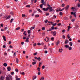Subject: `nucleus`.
Returning a JSON list of instances; mask_svg holds the SVG:
<instances>
[{"mask_svg":"<svg viewBox=\"0 0 80 80\" xmlns=\"http://www.w3.org/2000/svg\"><path fill=\"white\" fill-rule=\"evenodd\" d=\"M47 6H48L46 8H43L42 10H43V11H44V12H47V11H48V9H49V8L51 7L50 5H49V4H48Z\"/></svg>","mask_w":80,"mask_h":80,"instance_id":"obj_1","label":"nucleus"},{"mask_svg":"<svg viewBox=\"0 0 80 80\" xmlns=\"http://www.w3.org/2000/svg\"><path fill=\"white\" fill-rule=\"evenodd\" d=\"M6 80H12V76L11 75H8L7 77L6 78Z\"/></svg>","mask_w":80,"mask_h":80,"instance_id":"obj_2","label":"nucleus"},{"mask_svg":"<svg viewBox=\"0 0 80 80\" xmlns=\"http://www.w3.org/2000/svg\"><path fill=\"white\" fill-rule=\"evenodd\" d=\"M10 18V15H9L8 16L7 15H6L3 17V18L6 19V20H8V19H9Z\"/></svg>","mask_w":80,"mask_h":80,"instance_id":"obj_3","label":"nucleus"},{"mask_svg":"<svg viewBox=\"0 0 80 80\" xmlns=\"http://www.w3.org/2000/svg\"><path fill=\"white\" fill-rule=\"evenodd\" d=\"M42 4H41L40 6V7L41 8H43V5H45L46 4V2H43L42 3Z\"/></svg>","mask_w":80,"mask_h":80,"instance_id":"obj_4","label":"nucleus"},{"mask_svg":"<svg viewBox=\"0 0 80 80\" xmlns=\"http://www.w3.org/2000/svg\"><path fill=\"white\" fill-rule=\"evenodd\" d=\"M34 58L35 60H38L39 61H40V60H42V59L40 58V57H39L38 58L37 57H34Z\"/></svg>","mask_w":80,"mask_h":80,"instance_id":"obj_5","label":"nucleus"},{"mask_svg":"<svg viewBox=\"0 0 80 80\" xmlns=\"http://www.w3.org/2000/svg\"><path fill=\"white\" fill-rule=\"evenodd\" d=\"M69 8V5H68L66 7L64 8H65V10H66V11L68 10V9Z\"/></svg>","mask_w":80,"mask_h":80,"instance_id":"obj_6","label":"nucleus"},{"mask_svg":"<svg viewBox=\"0 0 80 80\" xmlns=\"http://www.w3.org/2000/svg\"><path fill=\"white\" fill-rule=\"evenodd\" d=\"M49 12H52V10H53V8L52 7H50V8H49Z\"/></svg>","mask_w":80,"mask_h":80,"instance_id":"obj_7","label":"nucleus"},{"mask_svg":"<svg viewBox=\"0 0 80 80\" xmlns=\"http://www.w3.org/2000/svg\"><path fill=\"white\" fill-rule=\"evenodd\" d=\"M57 35V32L56 31H54L52 33V35L53 36H56Z\"/></svg>","mask_w":80,"mask_h":80,"instance_id":"obj_8","label":"nucleus"},{"mask_svg":"<svg viewBox=\"0 0 80 80\" xmlns=\"http://www.w3.org/2000/svg\"><path fill=\"white\" fill-rule=\"evenodd\" d=\"M64 9H65L64 8H62L61 10H58V8H57L56 12H61L62 11H63V10H64Z\"/></svg>","mask_w":80,"mask_h":80,"instance_id":"obj_9","label":"nucleus"},{"mask_svg":"<svg viewBox=\"0 0 80 80\" xmlns=\"http://www.w3.org/2000/svg\"><path fill=\"white\" fill-rule=\"evenodd\" d=\"M68 43V39H66L65 41V44L66 45L67 43Z\"/></svg>","mask_w":80,"mask_h":80,"instance_id":"obj_10","label":"nucleus"},{"mask_svg":"<svg viewBox=\"0 0 80 80\" xmlns=\"http://www.w3.org/2000/svg\"><path fill=\"white\" fill-rule=\"evenodd\" d=\"M28 39H29V38H26V41H25V42H29V40H28Z\"/></svg>","mask_w":80,"mask_h":80,"instance_id":"obj_11","label":"nucleus"},{"mask_svg":"<svg viewBox=\"0 0 80 80\" xmlns=\"http://www.w3.org/2000/svg\"><path fill=\"white\" fill-rule=\"evenodd\" d=\"M37 10L39 12H40V13H42V11L40 10V9L37 8Z\"/></svg>","mask_w":80,"mask_h":80,"instance_id":"obj_12","label":"nucleus"},{"mask_svg":"<svg viewBox=\"0 0 80 80\" xmlns=\"http://www.w3.org/2000/svg\"><path fill=\"white\" fill-rule=\"evenodd\" d=\"M59 43H60V41L58 40L56 43V45H58V44H59Z\"/></svg>","mask_w":80,"mask_h":80,"instance_id":"obj_13","label":"nucleus"},{"mask_svg":"<svg viewBox=\"0 0 80 80\" xmlns=\"http://www.w3.org/2000/svg\"><path fill=\"white\" fill-rule=\"evenodd\" d=\"M44 79L45 78H44V77L42 76L41 77V78L40 79V80H44Z\"/></svg>","mask_w":80,"mask_h":80,"instance_id":"obj_14","label":"nucleus"},{"mask_svg":"<svg viewBox=\"0 0 80 80\" xmlns=\"http://www.w3.org/2000/svg\"><path fill=\"white\" fill-rule=\"evenodd\" d=\"M7 69L8 71H10V70H11V68H10V67H8L7 68Z\"/></svg>","mask_w":80,"mask_h":80,"instance_id":"obj_15","label":"nucleus"},{"mask_svg":"<svg viewBox=\"0 0 80 80\" xmlns=\"http://www.w3.org/2000/svg\"><path fill=\"white\" fill-rule=\"evenodd\" d=\"M10 14L12 15H14V13L13 12H10Z\"/></svg>","mask_w":80,"mask_h":80,"instance_id":"obj_16","label":"nucleus"},{"mask_svg":"<svg viewBox=\"0 0 80 80\" xmlns=\"http://www.w3.org/2000/svg\"><path fill=\"white\" fill-rule=\"evenodd\" d=\"M2 37L3 38L4 40L5 41H6V38H5V37L4 36H3Z\"/></svg>","mask_w":80,"mask_h":80,"instance_id":"obj_17","label":"nucleus"},{"mask_svg":"<svg viewBox=\"0 0 80 80\" xmlns=\"http://www.w3.org/2000/svg\"><path fill=\"white\" fill-rule=\"evenodd\" d=\"M33 77H34V78H33L32 79L33 80H34L35 79H36V78H37V76H33Z\"/></svg>","mask_w":80,"mask_h":80,"instance_id":"obj_18","label":"nucleus"},{"mask_svg":"<svg viewBox=\"0 0 80 80\" xmlns=\"http://www.w3.org/2000/svg\"><path fill=\"white\" fill-rule=\"evenodd\" d=\"M69 45L71 46H72V45H73V43H72V42H69Z\"/></svg>","mask_w":80,"mask_h":80,"instance_id":"obj_19","label":"nucleus"},{"mask_svg":"<svg viewBox=\"0 0 80 80\" xmlns=\"http://www.w3.org/2000/svg\"><path fill=\"white\" fill-rule=\"evenodd\" d=\"M36 63H37V62H32V64L33 65H35Z\"/></svg>","mask_w":80,"mask_h":80,"instance_id":"obj_20","label":"nucleus"},{"mask_svg":"<svg viewBox=\"0 0 80 80\" xmlns=\"http://www.w3.org/2000/svg\"><path fill=\"white\" fill-rule=\"evenodd\" d=\"M35 17L36 18H37L38 17H39V15H38V14L35 15Z\"/></svg>","mask_w":80,"mask_h":80,"instance_id":"obj_21","label":"nucleus"},{"mask_svg":"<svg viewBox=\"0 0 80 80\" xmlns=\"http://www.w3.org/2000/svg\"><path fill=\"white\" fill-rule=\"evenodd\" d=\"M76 12H74L73 15H74V17H75V18H76V17H77V16L76 15Z\"/></svg>","mask_w":80,"mask_h":80,"instance_id":"obj_22","label":"nucleus"},{"mask_svg":"<svg viewBox=\"0 0 80 80\" xmlns=\"http://www.w3.org/2000/svg\"><path fill=\"white\" fill-rule=\"evenodd\" d=\"M3 78H4L3 76H2L0 78L1 80H3Z\"/></svg>","mask_w":80,"mask_h":80,"instance_id":"obj_23","label":"nucleus"},{"mask_svg":"<svg viewBox=\"0 0 80 80\" xmlns=\"http://www.w3.org/2000/svg\"><path fill=\"white\" fill-rule=\"evenodd\" d=\"M65 4H62V5H61V7H65Z\"/></svg>","mask_w":80,"mask_h":80,"instance_id":"obj_24","label":"nucleus"},{"mask_svg":"<svg viewBox=\"0 0 80 80\" xmlns=\"http://www.w3.org/2000/svg\"><path fill=\"white\" fill-rule=\"evenodd\" d=\"M4 66H5V67H7V63H5L3 64Z\"/></svg>","mask_w":80,"mask_h":80,"instance_id":"obj_25","label":"nucleus"},{"mask_svg":"<svg viewBox=\"0 0 80 80\" xmlns=\"http://www.w3.org/2000/svg\"><path fill=\"white\" fill-rule=\"evenodd\" d=\"M26 7H27V8H30V5H27L26 6Z\"/></svg>","mask_w":80,"mask_h":80,"instance_id":"obj_26","label":"nucleus"},{"mask_svg":"<svg viewBox=\"0 0 80 80\" xmlns=\"http://www.w3.org/2000/svg\"><path fill=\"white\" fill-rule=\"evenodd\" d=\"M68 48H69L68 49H69V50H72V47H69Z\"/></svg>","mask_w":80,"mask_h":80,"instance_id":"obj_27","label":"nucleus"},{"mask_svg":"<svg viewBox=\"0 0 80 80\" xmlns=\"http://www.w3.org/2000/svg\"><path fill=\"white\" fill-rule=\"evenodd\" d=\"M13 20H14L13 19V18L11 19L10 21V22L12 23V22H13Z\"/></svg>","mask_w":80,"mask_h":80,"instance_id":"obj_28","label":"nucleus"},{"mask_svg":"<svg viewBox=\"0 0 80 80\" xmlns=\"http://www.w3.org/2000/svg\"><path fill=\"white\" fill-rule=\"evenodd\" d=\"M37 53H38L36 52V53H33V55H34V56H35L36 55H37Z\"/></svg>","mask_w":80,"mask_h":80,"instance_id":"obj_29","label":"nucleus"},{"mask_svg":"<svg viewBox=\"0 0 80 80\" xmlns=\"http://www.w3.org/2000/svg\"><path fill=\"white\" fill-rule=\"evenodd\" d=\"M71 10H74V9H75V8L73 7H72V8H71Z\"/></svg>","mask_w":80,"mask_h":80,"instance_id":"obj_30","label":"nucleus"},{"mask_svg":"<svg viewBox=\"0 0 80 80\" xmlns=\"http://www.w3.org/2000/svg\"><path fill=\"white\" fill-rule=\"evenodd\" d=\"M48 20H46V21H45V23H47L48 22Z\"/></svg>","mask_w":80,"mask_h":80,"instance_id":"obj_31","label":"nucleus"},{"mask_svg":"<svg viewBox=\"0 0 80 80\" xmlns=\"http://www.w3.org/2000/svg\"><path fill=\"white\" fill-rule=\"evenodd\" d=\"M45 32H43L42 33V35H43V36H45Z\"/></svg>","mask_w":80,"mask_h":80,"instance_id":"obj_32","label":"nucleus"},{"mask_svg":"<svg viewBox=\"0 0 80 80\" xmlns=\"http://www.w3.org/2000/svg\"><path fill=\"white\" fill-rule=\"evenodd\" d=\"M20 28L18 27V28H16V30H20Z\"/></svg>","mask_w":80,"mask_h":80,"instance_id":"obj_33","label":"nucleus"},{"mask_svg":"<svg viewBox=\"0 0 80 80\" xmlns=\"http://www.w3.org/2000/svg\"><path fill=\"white\" fill-rule=\"evenodd\" d=\"M59 15L61 16L63 15V13H62V12H60L59 13Z\"/></svg>","mask_w":80,"mask_h":80,"instance_id":"obj_34","label":"nucleus"},{"mask_svg":"<svg viewBox=\"0 0 80 80\" xmlns=\"http://www.w3.org/2000/svg\"><path fill=\"white\" fill-rule=\"evenodd\" d=\"M65 48H68L69 47V46L68 45H65Z\"/></svg>","mask_w":80,"mask_h":80,"instance_id":"obj_35","label":"nucleus"},{"mask_svg":"<svg viewBox=\"0 0 80 80\" xmlns=\"http://www.w3.org/2000/svg\"><path fill=\"white\" fill-rule=\"evenodd\" d=\"M42 30H45V27H42Z\"/></svg>","mask_w":80,"mask_h":80,"instance_id":"obj_36","label":"nucleus"},{"mask_svg":"<svg viewBox=\"0 0 80 80\" xmlns=\"http://www.w3.org/2000/svg\"><path fill=\"white\" fill-rule=\"evenodd\" d=\"M40 73H41L40 72V71H39L38 72V75H40Z\"/></svg>","mask_w":80,"mask_h":80,"instance_id":"obj_37","label":"nucleus"},{"mask_svg":"<svg viewBox=\"0 0 80 80\" xmlns=\"http://www.w3.org/2000/svg\"><path fill=\"white\" fill-rule=\"evenodd\" d=\"M78 7H80V4L79 2L78 3Z\"/></svg>","mask_w":80,"mask_h":80,"instance_id":"obj_38","label":"nucleus"},{"mask_svg":"<svg viewBox=\"0 0 80 80\" xmlns=\"http://www.w3.org/2000/svg\"><path fill=\"white\" fill-rule=\"evenodd\" d=\"M51 40H52V41H53L54 40V38H51Z\"/></svg>","mask_w":80,"mask_h":80,"instance_id":"obj_39","label":"nucleus"},{"mask_svg":"<svg viewBox=\"0 0 80 80\" xmlns=\"http://www.w3.org/2000/svg\"><path fill=\"white\" fill-rule=\"evenodd\" d=\"M35 29V27H31V29L30 30H32V29Z\"/></svg>","mask_w":80,"mask_h":80,"instance_id":"obj_40","label":"nucleus"},{"mask_svg":"<svg viewBox=\"0 0 80 80\" xmlns=\"http://www.w3.org/2000/svg\"><path fill=\"white\" fill-rule=\"evenodd\" d=\"M16 62L17 63H18V59L16 58Z\"/></svg>","mask_w":80,"mask_h":80,"instance_id":"obj_41","label":"nucleus"},{"mask_svg":"<svg viewBox=\"0 0 80 80\" xmlns=\"http://www.w3.org/2000/svg\"><path fill=\"white\" fill-rule=\"evenodd\" d=\"M31 32V31H30V30H28V33H30Z\"/></svg>","mask_w":80,"mask_h":80,"instance_id":"obj_42","label":"nucleus"},{"mask_svg":"<svg viewBox=\"0 0 80 80\" xmlns=\"http://www.w3.org/2000/svg\"><path fill=\"white\" fill-rule=\"evenodd\" d=\"M25 17V14H22V17Z\"/></svg>","mask_w":80,"mask_h":80,"instance_id":"obj_43","label":"nucleus"},{"mask_svg":"<svg viewBox=\"0 0 80 80\" xmlns=\"http://www.w3.org/2000/svg\"><path fill=\"white\" fill-rule=\"evenodd\" d=\"M44 49H47V46L46 45H45L44 46Z\"/></svg>","mask_w":80,"mask_h":80,"instance_id":"obj_44","label":"nucleus"},{"mask_svg":"<svg viewBox=\"0 0 80 80\" xmlns=\"http://www.w3.org/2000/svg\"><path fill=\"white\" fill-rule=\"evenodd\" d=\"M41 45H45V43H44L43 42H42L41 43Z\"/></svg>","mask_w":80,"mask_h":80,"instance_id":"obj_45","label":"nucleus"},{"mask_svg":"<svg viewBox=\"0 0 80 80\" xmlns=\"http://www.w3.org/2000/svg\"><path fill=\"white\" fill-rule=\"evenodd\" d=\"M60 25H62V24H61V23H59L58 24V26H60Z\"/></svg>","mask_w":80,"mask_h":80,"instance_id":"obj_46","label":"nucleus"},{"mask_svg":"<svg viewBox=\"0 0 80 80\" xmlns=\"http://www.w3.org/2000/svg\"><path fill=\"white\" fill-rule=\"evenodd\" d=\"M72 22H73L75 21V19H72L71 20Z\"/></svg>","mask_w":80,"mask_h":80,"instance_id":"obj_47","label":"nucleus"},{"mask_svg":"<svg viewBox=\"0 0 80 80\" xmlns=\"http://www.w3.org/2000/svg\"><path fill=\"white\" fill-rule=\"evenodd\" d=\"M51 28L52 29V30H54V29L55 28H54V27L53 26H52Z\"/></svg>","mask_w":80,"mask_h":80,"instance_id":"obj_48","label":"nucleus"},{"mask_svg":"<svg viewBox=\"0 0 80 80\" xmlns=\"http://www.w3.org/2000/svg\"><path fill=\"white\" fill-rule=\"evenodd\" d=\"M45 66L44 65H43L42 67V69H44L45 68Z\"/></svg>","mask_w":80,"mask_h":80,"instance_id":"obj_49","label":"nucleus"},{"mask_svg":"<svg viewBox=\"0 0 80 80\" xmlns=\"http://www.w3.org/2000/svg\"><path fill=\"white\" fill-rule=\"evenodd\" d=\"M64 20H68V18L65 17V18H64Z\"/></svg>","mask_w":80,"mask_h":80,"instance_id":"obj_50","label":"nucleus"},{"mask_svg":"<svg viewBox=\"0 0 80 80\" xmlns=\"http://www.w3.org/2000/svg\"><path fill=\"white\" fill-rule=\"evenodd\" d=\"M75 27H76V28H78V27H79V26H78V25H76L75 26Z\"/></svg>","mask_w":80,"mask_h":80,"instance_id":"obj_51","label":"nucleus"},{"mask_svg":"<svg viewBox=\"0 0 80 80\" xmlns=\"http://www.w3.org/2000/svg\"><path fill=\"white\" fill-rule=\"evenodd\" d=\"M11 43H12V42H11V41H9L8 44L9 45H10L11 44Z\"/></svg>","mask_w":80,"mask_h":80,"instance_id":"obj_52","label":"nucleus"},{"mask_svg":"<svg viewBox=\"0 0 80 80\" xmlns=\"http://www.w3.org/2000/svg\"><path fill=\"white\" fill-rule=\"evenodd\" d=\"M37 70H38V71H40V68H38Z\"/></svg>","mask_w":80,"mask_h":80,"instance_id":"obj_53","label":"nucleus"},{"mask_svg":"<svg viewBox=\"0 0 80 80\" xmlns=\"http://www.w3.org/2000/svg\"><path fill=\"white\" fill-rule=\"evenodd\" d=\"M15 70V71L16 72H18V69H16Z\"/></svg>","mask_w":80,"mask_h":80,"instance_id":"obj_54","label":"nucleus"},{"mask_svg":"<svg viewBox=\"0 0 80 80\" xmlns=\"http://www.w3.org/2000/svg\"><path fill=\"white\" fill-rule=\"evenodd\" d=\"M22 75H25V72H22Z\"/></svg>","mask_w":80,"mask_h":80,"instance_id":"obj_55","label":"nucleus"},{"mask_svg":"<svg viewBox=\"0 0 80 80\" xmlns=\"http://www.w3.org/2000/svg\"><path fill=\"white\" fill-rule=\"evenodd\" d=\"M3 48H6V46L5 45H3L2 46Z\"/></svg>","mask_w":80,"mask_h":80,"instance_id":"obj_56","label":"nucleus"},{"mask_svg":"<svg viewBox=\"0 0 80 80\" xmlns=\"http://www.w3.org/2000/svg\"><path fill=\"white\" fill-rule=\"evenodd\" d=\"M16 54V52H14L13 54L14 57H15V56H16V54Z\"/></svg>","mask_w":80,"mask_h":80,"instance_id":"obj_57","label":"nucleus"},{"mask_svg":"<svg viewBox=\"0 0 80 80\" xmlns=\"http://www.w3.org/2000/svg\"><path fill=\"white\" fill-rule=\"evenodd\" d=\"M62 38L64 39H65V36H64V35H63L62 36Z\"/></svg>","mask_w":80,"mask_h":80,"instance_id":"obj_58","label":"nucleus"},{"mask_svg":"<svg viewBox=\"0 0 80 80\" xmlns=\"http://www.w3.org/2000/svg\"><path fill=\"white\" fill-rule=\"evenodd\" d=\"M37 44H38V45H41V43L39 42Z\"/></svg>","mask_w":80,"mask_h":80,"instance_id":"obj_59","label":"nucleus"},{"mask_svg":"<svg viewBox=\"0 0 80 80\" xmlns=\"http://www.w3.org/2000/svg\"><path fill=\"white\" fill-rule=\"evenodd\" d=\"M64 32H65V30L64 29H63L62 30V33H64Z\"/></svg>","mask_w":80,"mask_h":80,"instance_id":"obj_60","label":"nucleus"},{"mask_svg":"<svg viewBox=\"0 0 80 80\" xmlns=\"http://www.w3.org/2000/svg\"><path fill=\"white\" fill-rule=\"evenodd\" d=\"M71 15H74V12H71Z\"/></svg>","mask_w":80,"mask_h":80,"instance_id":"obj_61","label":"nucleus"},{"mask_svg":"<svg viewBox=\"0 0 80 80\" xmlns=\"http://www.w3.org/2000/svg\"><path fill=\"white\" fill-rule=\"evenodd\" d=\"M11 75H13V74H14V72H12L11 73Z\"/></svg>","mask_w":80,"mask_h":80,"instance_id":"obj_62","label":"nucleus"},{"mask_svg":"<svg viewBox=\"0 0 80 80\" xmlns=\"http://www.w3.org/2000/svg\"><path fill=\"white\" fill-rule=\"evenodd\" d=\"M1 26L2 27H3V24H1Z\"/></svg>","mask_w":80,"mask_h":80,"instance_id":"obj_63","label":"nucleus"},{"mask_svg":"<svg viewBox=\"0 0 80 80\" xmlns=\"http://www.w3.org/2000/svg\"><path fill=\"white\" fill-rule=\"evenodd\" d=\"M20 78H17V79H16V80H20Z\"/></svg>","mask_w":80,"mask_h":80,"instance_id":"obj_64","label":"nucleus"}]
</instances>
